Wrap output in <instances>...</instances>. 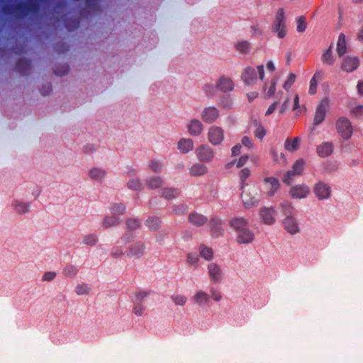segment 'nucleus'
Masks as SVG:
<instances>
[{"label":"nucleus","instance_id":"4be33fe9","mask_svg":"<svg viewBox=\"0 0 363 363\" xmlns=\"http://www.w3.org/2000/svg\"><path fill=\"white\" fill-rule=\"evenodd\" d=\"M359 65V59L357 57L347 56L342 63V70L347 72L354 71Z\"/></svg>","mask_w":363,"mask_h":363},{"label":"nucleus","instance_id":"7ed1b4c3","mask_svg":"<svg viewBox=\"0 0 363 363\" xmlns=\"http://www.w3.org/2000/svg\"><path fill=\"white\" fill-rule=\"evenodd\" d=\"M38 9L37 5L32 1L18 4L14 6H5L3 11L6 14H13L17 17H23Z\"/></svg>","mask_w":363,"mask_h":363},{"label":"nucleus","instance_id":"f257e3e1","mask_svg":"<svg viewBox=\"0 0 363 363\" xmlns=\"http://www.w3.org/2000/svg\"><path fill=\"white\" fill-rule=\"evenodd\" d=\"M240 189L242 190L240 199L244 208H251L259 204L261 201V194L257 186L246 185Z\"/></svg>","mask_w":363,"mask_h":363},{"label":"nucleus","instance_id":"c85d7f7f","mask_svg":"<svg viewBox=\"0 0 363 363\" xmlns=\"http://www.w3.org/2000/svg\"><path fill=\"white\" fill-rule=\"evenodd\" d=\"M333 151V144L325 142L317 147V153L321 157L329 156Z\"/></svg>","mask_w":363,"mask_h":363},{"label":"nucleus","instance_id":"bb28decb","mask_svg":"<svg viewBox=\"0 0 363 363\" xmlns=\"http://www.w3.org/2000/svg\"><path fill=\"white\" fill-rule=\"evenodd\" d=\"M207 173L208 167L202 162L195 163L189 168V174L191 177H200Z\"/></svg>","mask_w":363,"mask_h":363},{"label":"nucleus","instance_id":"09e8293b","mask_svg":"<svg viewBox=\"0 0 363 363\" xmlns=\"http://www.w3.org/2000/svg\"><path fill=\"white\" fill-rule=\"evenodd\" d=\"M78 272V269L77 267L69 264L67 265L62 271V274L65 277L72 278L76 276Z\"/></svg>","mask_w":363,"mask_h":363},{"label":"nucleus","instance_id":"e2e57ef3","mask_svg":"<svg viewBox=\"0 0 363 363\" xmlns=\"http://www.w3.org/2000/svg\"><path fill=\"white\" fill-rule=\"evenodd\" d=\"M148 294L145 291H138L135 294L134 303H143Z\"/></svg>","mask_w":363,"mask_h":363},{"label":"nucleus","instance_id":"4468645a","mask_svg":"<svg viewBox=\"0 0 363 363\" xmlns=\"http://www.w3.org/2000/svg\"><path fill=\"white\" fill-rule=\"evenodd\" d=\"M313 191L315 196L320 200L328 199L331 195L330 186L323 182H318L314 186Z\"/></svg>","mask_w":363,"mask_h":363},{"label":"nucleus","instance_id":"5701e85b","mask_svg":"<svg viewBox=\"0 0 363 363\" xmlns=\"http://www.w3.org/2000/svg\"><path fill=\"white\" fill-rule=\"evenodd\" d=\"M283 225L284 229L291 235L299 232L298 224L294 216L286 217L283 221Z\"/></svg>","mask_w":363,"mask_h":363},{"label":"nucleus","instance_id":"864d4df0","mask_svg":"<svg viewBox=\"0 0 363 363\" xmlns=\"http://www.w3.org/2000/svg\"><path fill=\"white\" fill-rule=\"evenodd\" d=\"M76 294L77 295L82 296V295H87L91 291V288L87 284H78L74 289Z\"/></svg>","mask_w":363,"mask_h":363},{"label":"nucleus","instance_id":"680f3d73","mask_svg":"<svg viewBox=\"0 0 363 363\" xmlns=\"http://www.w3.org/2000/svg\"><path fill=\"white\" fill-rule=\"evenodd\" d=\"M296 76L291 73L289 75L287 79L284 82L283 87L284 89L288 90L294 84L296 81Z\"/></svg>","mask_w":363,"mask_h":363},{"label":"nucleus","instance_id":"e433bc0d","mask_svg":"<svg viewBox=\"0 0 363 363\" xmlns=\"http://www.w3.org/2000/svg\"><path fill=\"white\" fill-rule=\"evenodd\" d=\"M233 99L229 96H223L218 101V105L220 108L225 110H230L233 108Z\"/></svg>","mask_w":363,"mask_h":363},{"label":"nucleus","instance_id":"69168bd1","mask_svg":"<svg viewBox=\"0 0 363 363\" xmlns=\"http://www.w3.org/2000/svg\"><path fill=\"white\" fill-rule=\"evenodd\" d=\"M210 294L212 299L216 302L220 301L223 298L221 292L214 288L211 289Z\"/></svg>","mask_w":363,"mask_h":363},{"label":"nucleus","instance_id":"c03bdc74","mask_svg":"<svg viewBox=\"0 0 363 363\" xmlns=\"http://www.w3.org/2000/svg\"><path fill=\"white\" fill-rule=\"evenodd\" d=\"M147 167L149 169H150L152 172L155 173H160L164 168L162 162L156 160H152L150 161Z\"/></svg>","mask_w":363,"mask_h":363},{"label":"nucleus","instance_id":"4c0bfd02","mask_svg":"<svg viewBox=\"0 0 363 363\" xmlns=\"http://www.w3.org/2000/svg\"><path fill=\"white\" fill-rule=\"evenodd\" d=\"M300 144L299 138L296 137L293 139L287 138L284 143V148L288 151L296 150Z\"/></svg>","mask_w":363,"mask_h":363},{"label":"nucleus","instance_id":"6ab92c4d","mask_svg":"<svg viewBox=\"0 0 363 363\" xmlns=\"http://www.w3.org/2000/svg\"><path fill=\"white\" fill-rule=\"evenodd\" d=\"M229 225L237 235L243 229H246L249 227V222L243 217H235L229 220Z\"/></svg>","mask_w":363,"mask_h":363},{"label":"nucleus","instance_id":"7c9ffc66","mask_svg":"<svg viewBox=\"0 0 363 363\" xmlns=\"http://www.w3.org/2000/svg\"><path fill=\"white\" fill-rule=\"evenodd\" d=\"M277 80L272 78L270 81L264 82L262 87L264 93L267 97L272 96L276 90Z\"/></svg>","mask_w":363,"mask_h":363},{"label":"nucleus","instance_id":"aec40b11","mask_svg":"<svg viewBox=\"0 0 363 363\" xmlns=\"http://www.w3.org/2000/svg\"><path fill=\"white\" fill-rule=\"evenodd\" d=\"M255 239V234L250 227L243 229L236 235V241L238 244H250Z\"/></svg>","mask_w":363,"mask_h":363},{"label":"nucleus","instance_id":"c756f323","mask_svg":"<svg viewBox=\"0 0 363 363\" xmlns=\"http://www.w3.org/2000/svg\"><path fill=\"white\" fill-rule=\"evenodd\" d=\"M321 60L323 65L332 66L335 63V57L333 53L332 45H330L321 55Z\"/></svg>","mask_w":363,"mask_h":363},{"label":"nucleus","instance_id":"423d86ee","mask_svg":"<svg viewBox=\"0 0 363 363\" xmlns=\"http://www.w3.org/2000/svg\"><path fill=\"white\" fill-rule=\"evenodd\" d=\"M305 161L303 159H299L295 162L292 166V169L287 171L283 177V182L289 185L294 180V177L300 176L304 168Z\"/></svg>","mask_w":363,"mask_h":363},{"label":"nucleus","instance_id":"412c9836","mask_svg":"<svg viewBox=\"0 0 363 363\" xmlns=\"http://www.w3.org/2000/svg\"><path fill=\"white\" fill-rule=\"evenodd\" d=\"M259 216L264 224L272 225L275 222V210L273 208H260Z\"/></svg>","mask_w":363,"mask_h":363},{"label":"nucleus","instance_id":"f3484780","mask_svg":"<svg viewBox=\"0 0 363 363\" xmlns=\"http://www.w3.org/2000/svg\"><path fill=\"white\" fill-rule=\"evenodd\" d=\"M127 232L121 237V241L127 243L130 242L133 236L131 231L138 228L140 226V223L138 220L134 218H130L126 221Z\"/></svg>","mask_w":363,"mask_h":363},{"label":"nucleus","instance_id":"2eb2a0df","mask_svg":"<svg viewBox=\"0 0 363 363\" xmlns=\"http://www.w3.org/2000/svg\"><path fill=\"white\" fill-rule=\"evenodd\" d=\"M216 87L220 91L226 93L234 89L235 84L231 78L221 76L216 80Z\"/></svg>","mask_w":363,"mask_h":363},{"label":"nucleus","instance_id":"79ce46f5","mask_svg":"<svg viewBox=\"0 0 363 363\" xmlns=\"http://www.w3.org/2000/svg\"><path fill=\"white\" fill-rule=\"evenodd\" d=\"M17 69L23 74H26L30 68V62L26 59H20L16 65Z\"/></svg>","mask_w":363,"mask_h":363},{"label":"nucleus","instance_id":"3c124183","mask_svg":"<svg viewBox=\"0 0 363 363\" xmlns=\"http://www.w3.org/2000/svg\"><path fill=\"white\" fill-rule=\"evenodd\" d=\"M98 242V237L95 234H88L83 237L82 243L87 246H94Z\"/></svg>","mask_w":363,"mask_h":363},{"label":"nucleus","instance_id":"f03ea898","mask_svg":"<svg viewBox=\"0 0 363 363\" xmlns=\"http://www.w3.org/2000/svg\"><path fill=\"white\" fill-rule=\"evenodd\" d=\"M264 77V69L263 65H258L256 67H246L242 74L241 79L245 85H255L258 78L263 81Z\"/></svg>","mask_w":363,"mask_h":363},{"label":"nucleus","instance_id":"a19ab883","mask_svg":"<svg viewBox=\"0 0 363 363\" xmlns=\"http://www.w3.org/2000/svg\"><path fill=\"white\" fill-rule=\"evenodd\" d=\"M109 210L111 214H113L117 216L119 215H122L125 213V206L124 204L121 203H112L110 206Z\"/></svg>","mask_w":363,"mask_h":363},{"label":"nucleus","instance_id":"393cba45","mask_svg":"<svg viewBox=\"0 0 363 363\" xmlns=\"http://www.w3.org/2000/svg\"><path fill=\"white\" fill-rule=\"evenodd\" d=\"M191 301L199 306L208 305L210 301L209 295L201 290L196 291L191 298Z\"/></svg>","mask_w":363,"mask_h":363},{"label":"nucleus","instance_id":"13d9d810","mask_svg":"<svg viewBox=\"0 0 363 363\" xmlns=\"http://www.w3.org/2000/svg\"><path fill=\"white\" fill-rule=\"evenodd\" d=\"M199 260V256L196 252H191L187 255V264L194 267L197 266Z\"/></svg>","mask_w":363,"mask_h":363},{"label":"nucleus","instance_id":"f8f14e48","mask_svg":"<svg viewBox=\"0 0 363 363\" xmlns=\"http://www.w3.org/2000/svg\"><path fill=\"white\" fill-rule=\"evenodd\" d=\"M145 245L143 242H136L129 246L127 256L133 259H140L145 255Z\"/></svg>","mask_w":363,"mask_h":363},{"label":"nucleus","instance_id":"6e6d98bb","mask_svg":"<svg viewBox=\"0 0 363 363\" xmlns=\"http://www.w3.org/2000/svg\"><path fill=\"white\" fill-rule=\"evenodd\" d=\"M203 90L208 97H213L216 94V87L212 83L204 84Z\"/></svg>","mask_w":363,"mask_h":363},{"label":"nucleus","instance_id":"a878e982","mask_svg":"<svg viewBox=\"0 0 363 363\" xmlns=\"http://www.w3.org/2000/svg\"><path fill=\"white\" fill-rule=\"evenodd\" d=\"M177 148L182 154H186L194 149V141L191 138H182L177 143Z\"/></svg>","mask_w":363,"mask_h":363},{"label":"nucleus","instance_id":"49530a36","mask_svg":"<svg viewBox=\"0 0 363 363\" xmlns=\"http://www.w3.org/2000/svg\"><path fill=\"white\" fill-rule=\"evenodd\" d=\"M162 194L166 199H172L177 197L180 194V191L178 189L166 188L162 190Z\"/></svg>","mask_w":363,"mask_h":363},{"label":"nucleus","instance_id":"f704fd0d","mask_svg":"<svg viewBox=\"0 0 363 363\" xmlns=\"http://www.w3.org/2000/svg\"><path fill=\"white\" fill-rule=\"evenodd\" d=\"M222 221L218 218H213L210 221V226L211 231L216 235H221L223 232V229L221 227Z\"/></svg>","mask_w":363,"mask_h":363},{"label":"nucleus","instance_id":"39448f33","mask_svg":"<svg viewBox=\"0 0 363 363\" xmlns=\"http://www.w3.org/2000/svg\"><path fill=\"white\" fill-rule=\"evenodd\" d=\"M336 129L337 133L344 140H348L351 138L353 128L350 121L345 117H340L336 121Z\"/></svg>","mask_w":363,"mask_h":363},{"label":"nucleus","instance_id":"9b49d317","mask_svg":"<svg viewBox=\"0 0 363 363\" xmlns=\"http://www.w3.org/2000/svg\"><path fill=\"white\" fill-rule=\"evenodd\" d=\"M279 182L274 177H265L263 180L264 193L269 197L273 196L279 190Z\"/></svg>","mask_w":363,"mask_h":363},{"label":"nucleus","instance_id":"de8ad7c7","mask_svg":"<svg viewBox=\"0 0 363 363\" xmlns=\"http://www.w3.org/2000/svg\"><path fill=\"white\" fill-rule=\"evenodd\" d=\"M127 186L135 191H140L143 189V184L138 178H131L127 182Z\"/></svg>","mask_w":363,"mask_h":363},{"label":"nucleus","instance_id":"ddd939ff","mask_svg":"<svg viewBox=\"0 0 363 363\" xmlns=\"http://www.w3.org/2000/svg\"><path fill=\"white\" fill-rule=\"evenodd\" d=\"M201 117L205 123H213L220 117V111L215 106H208L203 108Z\"/></svg>","mask_w":363,"mask_h":363},{"label":"nucleus","instance_id":"0e129e2a","mask_svg":"<svg viewBox=\"0 0 363 363\" xmlns=\"http://www.w3.org/2000/svg\"><path fill=\"white\" fill-rule=\"evenodd\" d=\"M111 255L114 258H120L124 255V252L121 247L116 246L112 249Z\"/></svg>","mask_w":363,"mask_h":363},{"label":"nucleus","instance_id":"473e14b6","mask_svg":"<svg viewBox=\"0 0 363 363\" xmlns=\"http://www.w3.org/2000/svg\"><path fill=\"white\" fill-rule=\"evenodd\" d=\"M235 50L242 55H247L251 50V44L247 40L238 41L235 43Z\"/></svg>","mask_w":363,"mask_h":363},{"label":"nucleus","instance_id":"9d476101","mask_svg":"<svg viewBox=\"0 0 363 363\" xmlns=\"http://www.w3.org/2000/svg\"><path fill=\"white\" fill-rule=\"evenodd\" d=\"M208 140L213 145H219L224 140L223 130L216 125L210 127L208 131Z\"/></svg>","mask_w":363,"mask_h":363},{"label":"nucleus","instance_id":"72a5a7b5","mask_svg":"<svg viewBox=\"0 0 363 363\" xmlns=\"http://www.w3.org/2000/svg\"><path fill=\"white\" fill-rule=\"evenodd\" d=\"M347 52L346 38L344 33H340L337 43V52L340 57Z\"/></svg>","mask_w":363,"mask_h":363},{"label":"nucleus","instance_id":"5fc2aeb1","mask_svg":"<svg viewBox=\"0 0 363 363\" xmlns=\"http://www.w3.org/2000/svg\"><path fill=\"white\" fill-rule=\"evenodd\" d=\"M250 175V170L248 168H244L240 172V188L246 186L245 181Z\"/></svg>","mask_w":363,"mask_h":363},{"label":"nucleus","instance_id":"1a4fd4ad","mask_svg":"<svg viewBox=\"0 0 363 363\" xmlns=\"http://www.w3.org/2000/svg\"><path fill=\"white\" fill-rule=\"evenodd\" d=\"M329 106L330 100L328 98H324L320 101V102L319 103L316 108L315 113L313 120V124L315 125L320 124L325 120L326 113L329 109Z\"/></svg>","mask_w":363,"mask_h":363},{"label":"nucleus","instance_id":"ea45409f","mask_svg":"<svg viewBox=\"0 0 363 363\" xmlns=\"http://www.w3.org/2000/svg\"><path fill=\"white\" fill-rule=\"evenodd\" d=\"M120 223V218L113 215L111 214V216H106L103 221V226L104 228H109L112 226H116L118 225Z\"/></svg>","mask_w":363,"mask_h":363},{"label":"nucleus","instance_id":"20e7f679","mask_svg":"<svg viewBox=\"0 0 363 363\" xmlns=\"http://www.w3.org/2000/svg\"><path fill=\"white\" fill-rule=\"evenodd\" d=\"M272 30L277 34L279 38H284L286 35V15L283 8L277 10L272 24Z\"/></svg>","mask_w":363,"mask_h":363},{"label":"nucleus","instance_id":"37998d69","mask_svg":"<svg viewBox=\"0 0 363 363\" xmlns=\"http://www.w3.org/2000/svg\"><path fill=\"white\" fill-rule=\"evenodd\" d=\"M199 252L201 256L206 260H211L213 257V250L211 247H208L204 245H200Z\"/></svg>","mask_w":363,"mask_h":363},{"label":"nucleus","instance_id":"cd10ccee","mask_svg":"<svg viewBox=\"0 0 363 363\" xmlns=\"http://www.w3.org/2000/svg\"><path fill=\"white\" fill-rule=\"evenodd\" d=\"M15 212L23 215L29 212L30 203L21 200H15L12 205Z\"/></svg>","mask_w":363,"mask_h":363},{"label":"nucleus","instance_id":"a18cd8bd","mask_svg":"<svg viewBox=\"0 0 363 363\" xmlns=\"http://www.w3.org/2000/svg\"><path fill=\"white\" fill-rule=\"evenodd\" d=\"M350 114L354 117L363 116V105L361 104H352L349 105Z\"/></svg>","mask_w":363,"mask_h":363},{"label":"nucleus","instance_id":"c9c22d12","mask_svg":"<svg viewBox=\"0 0 363 363\" xmlns=\"http://www.w3.org/2000/svg\"><path fill=\"white\" fill-rule=\"evenodd\" d=\"M146 185L151 189H157L164 184V180L161 177L157 176L151 177L145 181Z\"/></svg>","mask_w":363,"mask_h":363},{"label":"nucleus","instance_id":"2f4dec72","mask_svg":"<svg viewBox=\"0 0 363 363\" xmlns=\"http://www.w3.org/2000/svg\"><path fill=\"white\" fill-rule=\"evenodd\" d=\"M189 220L194 225L201 226L206 223L207 218L204 216L194 212L189 214Z\"/></svg>","mask_w":363,"mask_h":363},{"label":"nucleus","instance_id":"b1692460","mask_svg":"<svg viewBox=\"0 0 363 363\" xmlns=\"http://www.w3.org/2000/svg\"><path fill=\"white\" fill-rule=\"evenodd\" d=\"M189 133L192 136H198L203 130V125L198 119H192L189 121L187 126Z\"/></svg>","mask_w":363,"mask_h":363},{"label":"nucleus","instance_id":"0eeeda50","mask_svg":"<svg viewBox=\"0 0 363 363\" xmlns=\"http://www.w3.org/2000/svg\"><path fill=\"white\" fill-rule=\"evenodd\" d=\"M195 154L200 162L209 163L214 157V150L208 145H200L195 150Z\"/></svg>","mask_w":363,"mask_h":363},{"label":"nucleus","instance_id":"6e6552de","mask_svg":"<svg viewBox=\"0 0 363 363\" xmlns=\"http://www.w3.org/2000/svg\"><path fill=\"white\" fill-rule=\"evenodd\" d=\"M208 275L212 283L217 284L223 281L224 273L222 267L216 262H211L207 266Z\"/></svg>","mask_w":363,"mask_h":363},{"label":"nucleus","instance_id":"603ef678","mask_svg":"<svg viewBox=\"0 0 363 363\" xmlns=\"http://www.w3.org/2000/svg\"><path fill=\"white\" fill-rule=\"evenodd\" d=\"M296 30L298 33H303L307 27L306 18L303 16H298L296 19Z\"/></svg>","mask_w":363,"mask_h":363},{"label":"nucleus","instance_id":"bf43d9fd","mask_svg":"<svg viewBox=\"0 0 363 363\" xmlns=\"http://www.w3.org/2000/svg\"><path fill=\"white\" fill-rule=\"evenodd\" d=\"M266 133V129L260 124L257 125V128L254 131L255 136L260 140L265 136Z\"/></svg>","mask_w":363,"mask_h":363},{"label":"nucleus","instance_id":"dca6fc26","mask_svg":"<svg viewBox=\"0 0 363 363\" xmlns=\"http://www.w3.org/2000/svg\"><path fill=\"white\" fill-rule=\"evenodd\" d=\"M310 194V189L306 184H298L290 189L289 194L293 199H304Z\"/></svg>","mask_w":363,"mask_h":363},{"label":"nucleus","instance_id":"8fccbe9b","mask_svg":"<svg viewBox=\"0 0 363 363\" xmlns=\"http://www.w3.org/2000/svg\"><path fill=\"white\" fill-rule=\"evenodd\" d=\"M160 220L158 218L151 217L146 220L147 227L151 230H156L160 227Z\"/></svg>","mask_w":363,"mask_h":363},{"label":"nucleus","instance_id":"338daca9","mask_svg":"<svg viewBox=\"0 0 363 363\" xmlns=\"http://www.w3.org/2000/svg\"><path fill=\"white\" fill-rule=\"evenodd\" d=\"M173 211L175 214H184L187 212V206L184 204L175 206L173 208Z\"/></svg>","mask_w":363,"mask_h":363},{"label":"nucleus","instance_id":"4d7b16f0","mask_svg":"<svg viewBox=\"0 0 363 363\" xmlns=\"http://www.w3.org/2000/svg\"><path fill=\"white\" fill-rule=\"evenodd\" d=\"M173 302L178 306H184L187 301V298L182 294H175L172 296Z\"/></svg>","mask_w":363,"mask_h":363},{"label":"nucleus","instance_id":"052dcab7","mask_svg":"<svg viewBox=\"0 0 363 363\" xmlns=\"http://www.w3.org/2000/svg\"><path fill=\"white\" fill-rule=\"evenodd\" d=\"M145 310V307L143 303H134V307L133 312L138 316H141L143 315Z\"/></svg>","mask_w":363,"mask_h":363},{"label":"nucleus","instance_id":"58836bf2","mask_svg":"<svg viewBox=\"0 0 363 363\" xmlns=\"http://www.w3.org/2000/svg\"><path fill=\"white\" fill-rule=\"evenodd\" d=\"M281 212L286 217L294 216L295 209L292 204L289 201H283L280 204Z\"/></svg>","mask_w":363,"mask_h":363},{"label":"nucleus","instance_id":"a211bd4d","mask_svg":"<svg viewBox=\"0 0 363 363\" xmlns=\"http://www.w3.org/2000/svg\"><path fill=\"white\" fill-rule=\"evenodd\" d=\"M106 174V171L104 168L99 167H93L88 171L89 178L91 180L99 183L104 182Z\"/></svg>","mask_w":363,"mask_h":363},{"label":"nucleus","instance_id":"774afa93","mask_svg":"<svg viewBox=\"0 0 363 363\" xmlns=\"http://www.w3.org/2000/svg\"><path fill=\"white\" fill-rule=\"evenodd\" d=\"M317 87H318V82L315 81L314 79H311L309 89H308V94L310 95L315 94L317 92Z\"/></svg>","mask_w":363,"mask_h":363}]
</instances>
